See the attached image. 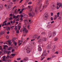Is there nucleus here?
I'll use <instances>...</instances> for the list:
<instances>
[{
  "mask_svg": "<svg viewBox=\"0 0 62 62\" xmlns=\"http://www.w3.org/2000/svg\"><path fill=\"white\" fill-rule=\"evenodd\" d=\"M19 33V31L17 30V31H16V33Z\"/></svg>",
  "mask_w": 62,
  "mask_h": 62,
  "instance_id": "obj_58",
  "label": "nucleus"
},
{
  "mask_svg": "<svg viewBox=\"0 0 62 62\" xmlns=\"http://www.w3.org/2000/svg\"><path fill=\"white\" fill-rule=\"evenodd\" d=\"M58 19H59V20H61V19H62V18H61V17L60 16H59L58 17Z\"/></svg>",
  "mask_w": 62,
  "mask_h": 62,
  "instance_id": "obj_27",
  "label": "nucleus"
},
{
  "mask_svg": "<svg viewBox=\"0 0 62 62\" xmlns=\"http://www.w3.org/2000/svg\"><path fill=\"white\" fill-rule=\"evenodd\" d=\"M21 41H20V40H19L18 41V45H19V46H20V45H21V44H22V43H20V42Z\"/></svg>",
  "mask_w": 62,
  "mask_h": 62,
  "instance_id": "obj_16",
  "label": "nucleus"
},
{
  "mask_svg": "<svg viewBox=\"0 0 62 62\" xmlns=\"http://www.w3.org/2000/svg\"><path fill=\"white\" fill-rule=\"evenodd\" d=\"M4 25H5V26H7L8 24L6 23H5L4 24Z\"/></svg>",
  "mask_w": 62,
  "mask_h": 62,
  "instance_id": "obj_41",
  "label": "nucleus"
},
{
  "mask_svg": "<svg viewBox=\"0 0 62 62\" xmlns=\"http://www.w3.org/2000/svg\"><path fill=\"white\" fill-rule=\"evenodd\" d=\"M26 30V28H23V31H25V30Z\"/></svg>",
  "mask_w": 62,
  "mask_h": 62,
  "instance_id": "obj_32",
  "label": "nucleus"
},
{
  "mask_svg": "<svg viewBox=\"0 0 62 62\" xmlns=\"http://www.w3.org/2000/svg\"><path fill=\"white\" fill-rule=\"evenodd\" d=\"M42 35H45L46 34V32H42L41 33Z\"/></svg>",
  "mask_w": 62,
  "mask_h": 62,
  "instance_id": "obj_15",
  "label": "nucleus"
},
{
  "mask_svg": "<svg viewBox=\"0 0 62 62\" xmlns=\"http://www.w3.org/2000/svg\"><path fill=\"white\" fill-rule=\"evenodd\" d=\"M10 28H10V27H8V29H7V30L8 31V30H10Z\"/></svg>",
  "mask_w": 62,
  "mask_h": 62,
  "instance_id": "obj_30",
  "label": "nucleus"
},
{
  "mask_svg": "<svg viewBox=\"0 0 62 62\" xmlns=\"http://www.w3.org/2000/svg\"><path fill=\"white\" fill-rule=\"evenodd\" d=\"M53 17H51V21H53Z\"/></svg>",
  "mask_w": 62,
  "mask_h": 62,
  "instance_id": "obj_42",
  "label": "nucleus"
},
{
  "mask_svg": "<svg viewBox=\"0 0 62 62\" xmlns=\"http://www.w3.org/2000/svg\"><path fill=\"white\" fill-rule=\"evenodd\" d=\"M62 6V4H60V5L59 6V8H60Z\"/></svg>",
  "mask_w": 62,
  "mask_h": 62,
  "instance_id": "obj_59",
  "label": "nucleus"
},
{
  "mask_svg": "<svg viewBox=\"0 0 62 62\" xmlns=\"http://www.w3.org/2000/svg\"><path fill=\"white\" fill-rule=\"evenodd\" d=\"M48 37L49 38H50V37H52V32H48Z\"/></svg>",
  "mask_w": 62,
  "mask_h": 62,
  "instance_id": "obj_2",
  "label": "nucleus"
},
{
  "mask_svg": "<svg viewBox=\"0 0 62 62\" xmlns=\"http://www.w3.org/2000/svg\"><path fill=\"white\" fill-rule=\"evenodd\" d=\"M52 6L51 7V8H55V6L54 4V3L52 5Z\"/></svg>",
  "mask_w": 62,
  "mask_h": 62,
  "instance_id": "obj_21",
  "label": "nucleus"
},
{
  "mask_svg": "<svg viewBox=\"0 0 62 62\" xmlns=\"http://www.w3.org/2000/svg\"><path fill=\"white\" fill-rule=\"evenodd\" d=\"M55 54H58V52L57 51L55 53Z\"/></svg>",
  "mask_w": 62,
  "mask_h": 62,
  "instance_id": "obj_48",
  "label": "nucleus"
},
{
  "mask_svg": "<svg viewBox=\"0 0 62 62\" xmlns=\"http://www.w3.org/2000/svg\"><path fill=\"white\" fill-rule=\"evenodd\" d=\"M28 60V58L27 57H25L23 59V61L24 62H25L26 61Z\"/></svg>",
  "mask_w": 62,
  "mask_h": 62,
  "instance_id": "obj_7",
  "label": "nucleus"
},
{
  "mask_svg": "<svg viewBox=\"0 0 62 62\" xmlns=\"http://www.w3.org/2000/svg\"><path fill=\"white\" fill-rule=\"evenodd\" d=\"M52 51L53 52H54V51H55V49L53 48L52 49Z\"/></svg>",
  "mask_w": 62,
  "mask_h": 62,
  "instance_id": "obj_44",
  "label": "nucleus"
},
{
  "mask_svg": "<svg viewBox=\"0 0 62 62\" xmlns=\"http://www.w3.org/2000/svg\"><path fill=\"white\" fill-rule=\"evenodd\" d=\"M42 41V40H41V39H40L39 40V42H40V41Z\"/></svg>",
  "mask_w": 62,
  "mask_h": 62,
  "instance_id": "obj_54",
  "label": "nucleus"
},
{
  "mask_svg": "<svg viewBox=\"0 0 62 62\" xmlns=\"http://www.w3.org/2000/svg\"><path fill=\"white\" fill-rule=\"evenodd\" d=\"M23 39L22 38L21 40V42H23Z\"/></svg>",
  "mask_w": 62,
  "mask_h": 62,
  "instance_id": "obj_56",
  "label": "nucleus"
},
{
  "mask_svg": "<svg viewBox=\"0 0 62 62\" xmlns=\"http://www.w3.org/2000/svg\"><path fill=\"white\" fill-rule=\"evenodd\" d=\"M37 38H38V36L37 35H35L33 37V38L34 39H36Z\"/></svg>",
  "mask_w": 62,
  "mask_h": 62,
  "instance_id": "obj_12",
  "label": "nucleus"
},
{
  "mask_svg": "<svg viewBox=\"0 0 62 62\" xmlns=\"http://www.w3.org/2000/svg\"><path fill=\"white\" fill-rule=\"evenodd\" d=\"M56 47V45L53 46H52V48H54V49H55Z\"/></svg>",
  "mask_w": 62,
  "mask_h": 62,
  "instance_id": "obj_17",
  "label": "nucleus"
},
{
  "mask_svg": "<svg viewBox=\"0 0 62 62\" xmlns=\"http://www.w3.org/2000/svg\"><path fill=\"white\" fill-rule=\"evenodd\" d=\"M43 54L44 55V56H46L47 54V53H46V51L45 50L43 51Z\"/></svg>",
  "mask_w": 62,
  "mask_h": 62,
  "instance_id": "obj_5",
  "label": "nucleus"
},
{
  "mask_svg": "<svg viewBox=\"0 0 62 62\" xmlns=\"http://www.w3.org/2000/svg\"><path fill=\"white\" fill-rule=\"evenodd\" d=\"M8 46L7 45H4V47H3V49H6V47H7Z\"/></svg>",
  "mask_w": 62,
  "mask_h": 62,
  "instance_id": "obj_23",
  "label": "nucleus"
},
{
  "mask_svg": "<svg viewBox=\"0 0 62 62\" xmlns=\"http://www.w3.org/2000/svg\"><path fill=\"white\" fill-rule=\"evenodd\" d=\"M56 34V32L55 31H54L53 32V33H52V36L53 37H54V36H55Z\"/></svg>",
  "mask_w": 62,
  "mask_h": 62,
  "instance_id": "obj_6",
  "label": "nucleus"
},
{
  "mask_svg": "<svg viewBox=\"0 0 62 62\" xmlns=\"http://www.w3.org/2000/svg\"><path fill=\"white\" fill-rule=\"evenodd\" d=\"M43 55H44L43 54H42V55H41V58H42V57L43 56Z\"/></svg>",
  "mask_w": 62,
  "mask_h": 62,
  "instance_id": "obj_47",
  "label": "nucleus"
},
{
  "mask_svg": "<svg viewBox=\"0 0 62 62\" xmlns=\"http://www.w3.org/2000/svg\"><path fill=\"white\" fill-rule=\"evenodd\" d=\"M40 37V36H39L38 37H37V39H39Z\"/></svg>",
  "mask_w": 62,
  "mask_h": 62,
  "instance_id": "obj_53",
  "label": "nucleus"
},
{
  "mask_svg": "<svg viewBox=\"0 0 62 62\" xmlns=\"http://www.w3.org/2000/svg\"><path fill=\"white\" fill-rule=\"evenodd\" d=\"M5 33V32H4V31H1L0 33V35H3Z\"/></svg>",
  "mask_w": 62,
  "mask_h": 62,
  "instance_id": "obj_10",
  "label": "nucleus"
},
{
  "mask_svg": "<svg viewBox=\"0 0 62 62\" xmlns=\"http://www.w3.org/2000/svg\"><path fill=\"white\" fill-rule=\"evenodd\" d=\"M14 43L15 44V46H16L17 45V43L14 42Z\"/></svg>",
  "mask_w": 62,
  "mask_h": 62,
  "instance_id": "obj_35",
  "label": "nucleus"
},
{
  "mask_svg": "<svg viewBox=\"0 0 62 62\" xmlns=\"http://www.w3.org/2000/svg\"><path fill=\"white\" fill-rule=\"evenodd\" d=\"M19 15H18L16 16V19L17 18H18V17L19 16Z\"/></svg>",
  "mask_w": 62,
  "mask_h": 62,
  "instance_id": "obj_40",
  "label": "nucleus"
},
{
  "mask_svg": "<svg viewBox=\"0 0 62 62\" xmlns=\"http://www.w3.org/2000/svg\"><path fill=\"white\" fill-rule=\"evenodd\" d=\"M6 57V56H3V59L2 60V61H6V60H5V58Z\"/></svg>",
  "mask_w": 62,
  "mask_h": 62,
  "instance_id": "obj_13",
  "label": "nucleus"
},
{
  "mask_svg": "<svg viewBox=\"0 0 62 62\" xmlns=\"http://www.w3.org/2000/svg\"><path fill=\"white\" fill-rule=\"evenodd\" d=\"M23 0H21L20 2H19V3H21L22 2V1H23Z\"/></svg>",
  "mask_w": 62,
  "mask_h": 62,
  "instance_id": "obj_49",
  "label": "nucleus"
},
{
  "mask_svg": "<svg viewBox=\"0 0 62 62\" xmlns=\"http://www.w3.org/2000/svg\"><path fill=\"white\" fill-rule=\"evenodd\" d=\"M20 20V19H19V18H18V19H16V21H19Z\"/></svg>",
  "mask_w": 62,
  "mask_h": 62,
  "instance_id": "obj_43",
  "label": "nucleus"
},
{
  "mask_svg": "<svg viewBox=\"0 0 62 62\" xmlns=\"http://www.w3.org/2000/svg\"><path fill=\"white\" fill-rule=\"evenodd\" d=\"M52 57H55V55H53Z\"/></svg>",
  "mask_w": 62,
  "mask_h": 62,
  "instance_id": "obj_60",
  "label": "nucleus"
},
{
  "mask_svg": "<svg viewBox=\"0 0 62 62\" xmlns=\"http://www.w3.org/2000/svg\"><path fill=\"white\" fill-rule=\"evenodd\" d=\"M44 16L46 18H47L48 17V14L47 13H45Z\"/></svg>",
  "mask_w": 62,
  "mask_h": 62,
  "instance_id": "obj_3",
  "label": "nucleus"
},
{
  "mask_svg": "<svg viewBox=\"0 0 62 62\" xmlns=\"http://www.w3.org/2000/svg\"><path fill=\"white\" fill-rule=\"evenodd\" d=\"M21 26H18V30H20V28H21Z\"/></svg>",
  "mask_w": 62,
  "mask_h": 62,
  "instance_id": "obj_28",
  "label": "nucleus"
},
{
  "mask_svg": "<svg viewBox=\"0 0 62 62\" xmlns=\"http://www.w3.org/2000/svg\"><path fill=\"white\" fill-rule=\"evenodd\" d=\"M23 16H27V15L24 14V15H23Z\"/></svg>",
  "mask_w": 62,
  "mask_h": 62,
  "instance_id": "obj_50",
  "label": "nucleus"
},
{
  "mask_svg": "<svg viewBox=\"0 0 62 62\" xmlns=\"http://www.w3.org/2000/svg\"><path fill=\"white\" fill-rule=\"evenodd\" d=\"M15 55H16V54H12V55L13 56H15Z\"/></svg>",
  "mask_w": 62,
  "mask_h": 62,
  "instance_id": "obj_26",
  "label": "nucleus"
},
{
  "mask_svg": "<svg viewBox=\"0 0 62 62\" xmlns=\"http://www.w3.org/2000/svg\"><path fill=\"white\" fill-rule=\"evenodd\" d=\"M51 48V46L50 45H48L46 47V48L47 49H50Z\"/></svg>",
  "mask_w": 62,
  "mask_h": 62,
  "instance_id": "obj_8",
  "label": "nucleus"
},
{
  "mask_svg": "<svg viewBox=\"0 0 62 62\" xmlns=\"http://www.w3.org/2000/svg\"><path fill=\"white\" fill-rule=\"evenodd\" d=\"M28 5H31V4H32V2H29L28 3Z\"/></svg>",
  "mask_w": 62,
  "mask_h": 62,
  "instance_id": "obj_38",
  "label": "nucleus"
},
{
  "mask_svg": "<svg viewBox=\"0 0 62 62\" xmlns=\"http://www.w3.org/2000/svg\"><path fill=\"white\" fill-rule=\"evenodd\" d=\"M28 30H27L26 29L25 30V33H27L28 32Z\"/></svg>",
  "mask_w": 62,
  "mask_h": 62,
  "instance_id": "obj_33",
  "label": "nucleus"
},
{
  "mask_svg": "<svg viewBox=\"0 0 62 62\" xmlns=\"http://www.w3.org/2000/svg\"><path fill=\"white\" fill-rule=\"evenodd\" d=\"M7 22V20L5 21L3 23V24H4V23H6Z\"/></svg>",
  "mask_w": 62,
  "mask_h": 62,
  "instance_id": "obj_46",
  "label": "nucleus"
},
{
  "mask_svg": "<svg viewBox=\"0 0 62 62\" xmlns=\"http://www.w3.org/2000/svg\"><path fill=\"white\" fill-rule=\"evenodd\" d=\"M8 62H11V60L10 59L9 60Z\"/></svg>",
  "mask_w": 62,
  "mask_h": 62,
  "instance_id": "obj_63",
  "label": "nucleus"
},
{
  "mask_svg": "<svg viewBox=\"0 0 62 62\" xmlns=\"http://www.w3.org/2000/svg\"><path fill=\"white\" fill-rule=\"evenodd\" d=\"M9 57V56L8 55L6 57V58H8Z\"/></svg>",
  "mask_w": 62,
  "mask_h": 62,
  "instance_id": "obj_37",
  "label": "nucleus"
},
{
  "mask_svg": "<svg viewBox=\"0 0 62 62\" xmlns=\"http://www.w3.org/2000/svg\"><path fill=\"white\" fill-rule=\"evenodd\" d=\"M0 49L1 50V51H3V49L2 48V46H0Z\"/></svg>",
  "mask_w": 62,
  "mask_h": 62,
  "instance_id": "obj_22",
  "label": "nucleus"
},
{
  "mask_svg": "<svg viewBox=\"0 0 62 62\" xmlns=\"http://www.w3.org/2000/svg\"><path fill=\"white\" fill-rule=\"evenodd\" d=\"M20 17H21V18H23V15H20Z\"/></svg>",
  "mask_w": 62,
  "mask_h": 62,
  "instance_id": "obj_52",
  "label": "nucleus"
},
{
  "mask_svg": "<svg viewBox=\"0 0 62 62\" xmlns=\"http://www.w3.org/2000/svg\"><path fill=\"white\" fill-rule=\"evenodd\" d=\"M29 17H31L33 16H34V13L33 12L32 13V14L31 13H30L29 14Z\"/></svg>",
  "mask_w": 62,
  "mask_h": 62,
  "instance_id": "obj_4",
  "label": "nucleus"
},
{
  "mask_svg": "<svg viewBox=\"0 0 62 62\" xmlns=\"http://www.w3.org/2000/svg\"><path fill=\"white\" fill-rule=\"evenodd\" d=\"M58 40V38H57L56 37L54 39V41H56Z\"/></svg>",
  "mask_w": 62,
  "mask_h": 62,
  "instance_id": "obj_18",
  "label": "nucleus"
},
{
  "mask_svg": "<svg viewBox=\"0 0 62 62\" xmlns=\"http://www.w3.org/2000/svg\"><path fill=\"white\" fill-rule=\"evenodd\" d=\"M61 4V3H60L57 2V6H59Z\"/></svg>",
  "mask_w": 62,
  "mask_h": 62,
  "instance_id": "obj_24",
  "label": "nucleus"
},
{
  "mask_svg": "<svg viewBox=\"0 0 62 62\" xmlns=\"http://www.w3.org/2000/svg\"><path fill=\"white\" fill-rule=\"evenodd\" d=\"M12 48V47H9L8 48V51H9V50H11V49Z\"/></svg>",
  "mask_w": 62,
  "mask_h": 62,
  "instance_id": "obj_19",
  "label": "nucleus"
},
{
  "mask_svg": "<svg viewBox=\"0 0 62 62\" xmlns=\"http://www.w3.org/2000/svg\"><path fill=\"white\" fill-rule=\"evenodd\" d=\"M54 23V21H53L51 22V23Z\"/></svg>",
  "mask_w": 62,
  "mask_h": 62,
  "instance_id": "obj_64",
  "label": "nucleus"
},
{
  "mask_svg": "<svg viewBox=\"0 0 62 62\" xmlns=\"http://www.w3.org/2000/svg\"><path fill=\"white\" fill-rule=\"evenodd\" d=\"M17 9H16V10L15 11V12H17Z\"/></svg>",
  "mask_w": 62,
  "mask_h": 62,
  "instance_id": "obj_61",
  "label": "nucleus"
},
{
  "mask_svg": "<svg viewBox=\"0 0 62 62\" xmlns=\"http://www.w3.org/2000/svg\"><path fill=\"white\" fill-rule=\"evenodd\" d=\"M10 52H11V51H8V54H9V53H10Z\"/></svg>",
  "mask_w": 62,
  "mask_h": 62,
  "instance_id": "obj_45",
  "label": "nucleus"
},
{
  "mask_svg": "<svg viewBox=\"0 0 62 62\" xmlns=\"http://www.w3.org/2000/svg\"><path fill=\"white\" fill-rule=\"evenodd\" d=\"M20 21H23V18H21L20 19Z\"/></svg>",
  "mask_w": 62,
  "mask_h": 62,
  "instance_id": "obj_62",
  "label": "nucleus"
},
{
  "mask_svg": "<svg viewBox=\"0 0 62 62\" xmlns=\"http://www.w3.org/2000/svg\"><path fill=\"white\" fill-rule=\"evenodd\" d=\"M14 27V26H11V28H12V29H13V28Z\"/></svg>",
  "mask_w": 62,
  "mask_h": 62,
  "instance_id": "obj_31",
  "label": "nucleus"
},
{
  "mask_svg": "<svg viewBox=\"0 0 62 62\" xmlns=\"http://www.w3.org/2000/svg\"><path fill=\"white\" fill-rule=\"evenodd\" d=\"M39 2H38L37 3V6H38L39 5Z\"/></svg>",
  "mask_w": 62,
  "mask_h": 62,
  "instance_id": "obj_57",
  "label": "nucleus"
},
{
  "mask_svg": "<svg viewBox=\"0 0 62 62\" xmlns=\"http://www.w3.org/2000/svg\"><path fill=\"white\" fill-rule=\"evenodd\" d=\"M24 21V22L25 23H26L27 22V20H25Z\"/></svg>",
  "mask_w": 62,
  "mask_h": 62,
  "instance_id": "obj_39",
  "label": "nucleus"
},
{
  "mask_svg": "<svg viewBox=\"0 0 62 62\" xmlns=\"http://www.w3.org/2000/svg\"><path fill=\"white\" fill-rule=\"evenodd\" d=\"M42 41H46L47 40V38H44L41 40Z\"/></svg>",
  "mask_w": 62,
  "mask_h": 62,
  "instance_id": "obj_9",
  "label": "nucleus"
},
{
  "mask_svg": "<svg viewBox=\"0 0 62 62\" xmlns=\"http://www.w3.org/2000/svg\"><path fill=\"white\" fill-rule=\"evenodd\" d=\"M8 25H11V24H10V22H9L7 23Z\"/></svg>",
  "mask_w": 62,
  "mask_h": 62,
  "instance_id": "obj_34",
  "label": "nucleus"
},
{
  "mask_svg": "<svg viewBox=\"0 0 62 62\" xmlns=\"http://www.w3.org/2000/svg\"><path fill=\"white\" fill-rule=\"evenodd\" d=\"M38 50L39 52H41L42 51V49H41V47H39Z\"/></svg>",
  "mask_w": 62,
  "mask_h": 62,
  "instance_id": "obj_11",
  "label": "nucleus"
},
{
  "mask_svg": "<svg viewBox=\"0 0 62 62\" xmlns=\"http://www.w3.org/2000/svg\"><path fill=\"white\" fill-rule=\"evenodd\" d=\"M18 26H16L15 28V30H18Z\"/></svg>",
  "mask_w": 62,
  "mask_h": 62,
  "instance_id": "obj_14",
  "label": "nucleus"
},
{
  "mask_svg": "<svg viewBox=\"0 0 62 62\" xmlns=\"http://www.w3.org/2000/svg\"><path fill=\"white\" fill-rule=\"evenodd\" d=\"M27 51V53H30V49H29L28 47H25L24 48V50H25Z\"/></svg>",
  "mask_w": 62,
  "mask_h": 62,
  "instance_id": "obj_1",
  "label": "nucleus"
},
{
  "mask_svg": "<svg viewBox=\"0 0 62 62\" xmlns=\"http://www.w3.org/2000/svg\"><path fill=\"white\" fill-rule=\"evenodd\" d=\"M21 58H17V60H21Z\"/></svg>",
  "mask_w": 62,
  "mask_h": 62,
  "instance_id": "obj_36",
  "label": "nucleus"
},
{
  "mask_svg": "<svg viewBox=\"0 0 62 62\" xmlns=\"http://www.w3.org/2000/svg\"><path fill=\"white\" fill-rule=\"evenodd\" d=\"M48 0H47L46 1V5H49V3H48Z\"/></svg>",
  "mask_w": 62,
  "mask_h": 62,
  "instance_id": "obj_20",
  "label": "nucleus"
},
{
  "mask_svg": "<svg viewBox=\"0 0 62 62\" xmlns=\"http://www.w3.org/2000/svg\"><path fill=\"white\" fill-rule=\"evenodd\" d=\"M51 16H53V13H51Z\"/></svg>",
  "mask_w": 62,
  "mask_h": 62,
  "instance_id": "obj_51",
  "label": "nucleus"
},
{
  "mask_svg": "<svg viewBox=\"0 0 62 62\" xmlns=\"http://www.w3.org/2000/svg\"><path fill=\"white\" fill-rule=\"evenodd\" d=\"M3 8V5L2 4H1L0 5V8Z\"/></svg>",
  "mask_w": 62,
  "mask_h": 62,
  "instance_id": "obj_25",
  "label": "nucleus"
},
{
  "mask_svg": "<svg viewBox=\"0 0 62 62\" xmlns=\"http://www.w3.org/2000/svg\"><path fill=\"white\" fill-rule=\"evenodd\" d=\"M48 6V5H47V4H46V5L45 6V8H47V6Z\"/></svg>",
  "mask_w": 62,
  "mask_h": 62,
  "instance_id": "obj_29",
  "label": "nucleus"
},
{
  "mask_svg": "<svg viewBox=\"0 0 62 62\" xmlns=\"http://www.w3.org/2000/svg\"><path fill=\"white\" fill-rule=\"evenodd\" d=\"M4 53H7L8 52V51L6 50H5L4 51Z\"/></svg>",
  "mask_w": 62,
  "mask_h": 62,
  "instance_id": "obj_55",
  "label": "nucleus"
}]
</instances>
